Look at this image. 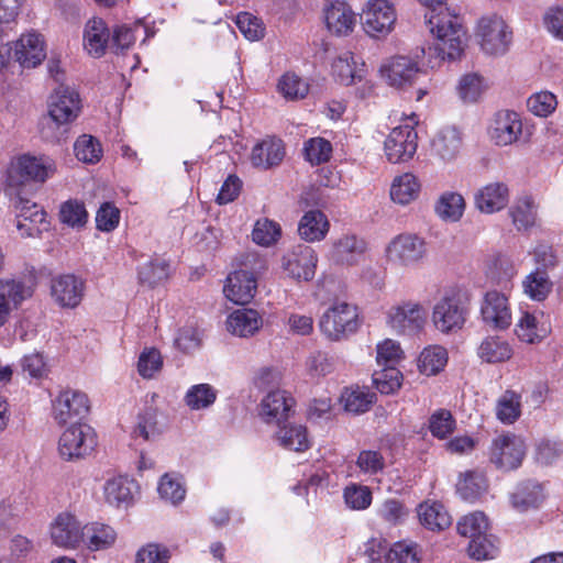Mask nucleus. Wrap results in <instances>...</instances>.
<instances>
[{
    "mask_svg": "<svg viewBox=\"0 0 563 563\" xmlns=\"http://www.w3.org/2000/svg\"><path fill=\"white\" fill-rule=\"evenodd\" d=\"M360 15L364 31L375 38L387 36L397 21L393 0H366Z\"/></svg>",
    "mask_w": 563,
    "mask_h": 563,
    "instance_id": "nucleus-7",
    "label": "nucleus"
},
{
    "mask_svg": "<svg viewBox=\"0 0 563 563\" xmlns=\"http://www.w3.org/2000/svg\"><path fill=\"white\" fill-rule=\"evenodd\" d=\"M279 236V224L268 219L257 220L252 232L253 241L263 246L276 243Z\"/></svg>",
    "mask_w": 563,
    "mask_h": 563,
    "instance_id": "nucleus-62",
    "label": "nucleus"
},
{
    "mask_svg": "<svg viewBox=\"0 0 563 563\" xmlns=\"http://www.w3.org/2000/svg\"><path fill=\"white\" fill-rule=\"evenodd\" d=\"M448 360V351L443 346L430 345L420 353L418 366L428 376L437 375L445 367Z\"/></svg>",
    "mask_w": 563,
    "mask_h": 563,
    "instance_id": "nucleus-47",
    "label": "nucleus"
},
{
    "mask_svg": "<svg viewBox=\"0 0 563 563\" xmlns=\"http://www.w3.org/2000/svg\"><path fill=\"white\" fill-rule=\"evenodd\" d=\"M499 549L496 538L487 532L470 541L467 553L476 561L493 560L498 555Z\"/></svg>",
    "mask_w": 563,
    "mask_h": 563,
    "instance_id": "nucleus-51",
    "label": "nucleus"
},
{
    "mask_svg": "<svg viewBox=\"0 0 563 563\" xmlns=\"http://www.w3.org/2000/svg\"><path fill=\"white\" fill-rule=\"evenodd\" d=\"M332 71L342 85L350 86L362 80L365 64L358 63L353 53L344 52L333 60Z\"/></svg>",
    "mask_w": 563,
    "mask_h": 563,
    "instance_id": "nucleus-35",
    "label": "nucleus"
},
{
    "mask_svg": "<svg viewBox=\"0 0 563 563\" xmlns=\"http://www.w3.org/2000/svg\"><path fill=\"white\" fill-rule=\"evenodd\" d=\"M542 312L523 311L516 323V335L521 342L536 344L541 342L549 330L540 323Z\"/></svg>",
    "mask_w": 563,
    "mask_h": 563,
    "instance_id": "nucleus-38",
    "label": "nucleus"
},
{
    "mask_svg": "<svg viewBox=\"0 0 563 563\" xmlns=\"http://www.w3.org/2000/svg\"><path fill=\"white\" fill-rule=\"evenodd\" d=\"M169 266L165 261H151L139 269V278L142 284L153 287L168 278Z\"/></svg>",
    "mask_w": 563,
    "mask_h": 563,
    "instance_id": "nucleus-59",
    "label": "nucleus"
},
{
    "mask_svg": "<svg viewBox=\"0 0 563 563\" xmlns=\"http://www.w3.org/2000/svg\"><path fill=\"white\" fill-rule=\"evenodd\" d=\"M80 112V99L77 91L60 86L54 90L48 101V115L57 125L73 122Z\"/></svg>",
    "mask_w": 563,
    "mask_h": 563,
    "instance_id": "nucleus-17",
    "label": "nucleus"
},
{
    "mask_svg": "<svg viewBox=\"0 0 563 563\" xmlns=\"http://www.w3.org/2000/svg\"><path fill=\"white\" fill-rule=\"evenodd\" d=\"M496 417L504 424H512L521 415V397L512 390H506L496 402Z\"/></svg>",
    "mask_w": 563,
    "mask_h": 563,
    "instance_id": "nucleus-48",
    "label": "nucleus"
},
{
    "mask_svg": "<svg viewBox=\"0 0 563 563\" xmlns=\"http://www.w3.org/2000/svg\"><path fill=\"white\" fill-rule=\"evenodd\" d=\"M509 213L518 230H527L536 223V207L530 198L518 200Z\"/></svg>",
    "mask_w": 563,
    "mask_h": 563,
    "instance_id": "nucleus-55",
    "label": "nucleus"
},
{
    "mask_svg": "<svg viewBox=\"0 0 563 563\" xmlns=\"http://www.w3.org/2000/svg\"><path fill=\"white\" fill-rule=\"evenodd\" d=\"M421 192V181L413 173H404L394 177L389 188L391 201L399 206H408L416 201Z\"/></svg>",
    "mask_w": 563,
    "mask_h": 563,
    "instance_id": "nucleus-30",
    "label": "nucleus"
},
{
    "mask_svg": "<svg viewBox=\"0 0 563 563\" xmlns=\"http://www.w3.org/2000/svg\"><path fill=\"white\" fill-rule=\"evenodd\" d=\"M428 23L435 37L434 47H429V53L434 51L441 60L460 58L467 44V32L462 18L449 10H440L429 16Z\"/></svg>",
    "mask_w": 563,
    "mask_h": 563,
    "instance_id": "nucleus-1",
    "label": "nucleus"
},
{
    "mask_svg": "<svg viewBox=\"0 0 563 563\" xmlns=\"http://www.w3.org/2000/svg\"><path fill=\"white\" fill-rule=\"evenodd\" d=\"M14 56L22 67H36L46 57L44 40L35 32L21 35L14 44Z\"/></svg>",
    "mask_w": 563,
    "mask_h": 563,
    "instance_id": "nucleus-24",
    "label": "nucleus"
},
{
    "mask_svg": "<svg viewBox=\"0 0 563 563\" xmlns=\"http://www.w3.org/2000/svg\"><path fill=\"white\" fill-rule=\"evenodd\" d=\"M526 455L523 440L514 433H503L493 439L489 461L501 471L518 468Z\"/></svg>",
    "mask_w": 563,
    "mask_h": 563,
    "instance_id": "nucleus-11",
    "label": "nucleus"
},
{
    "mask_svg": "<svg viewBox=\"0 0 563 563\" xmlns=\"http://www.w3.org/2000/svg\"><path fill=\"white\" fill-rule=\"evenodd\" d=\"M96 444L95 430L87 423L75 422L59 435L57 453L63 461L77 462L90 455Z\"/></svg>",
    "mask_w": 563,
    "mask_h": 563,
    "instance_id": "nucleus-4",
    "label": "nucleus"
},
{
    "mask_svg": "<svg viewBox=\"0 0 563 563\" xmlns=\"http://www.w3.org/2000/svg\"><path fill=\"white\" fill-rule=\"evenodd\" d=\"M56 172L54 159L48 156L23 154L13 158L8 168V184L22 186L27 183H45Z\"/></svg>",
    "mask_w": 563,
    "mask_h": 563,
    "instance_id": "nucleus-3",
    "label": "nucleus"
},
{
    "mask_svg": "<svg viewBox=\"0 0 563 563\" xmlns=\"http://www.w3.org/2000/svg\"><path fill=\"white\" fill-rule=\"evenodd\" d=\"M330 223L325 214L319 210H310L300 219L298 233L307 242L321 241L325 238Z\"/></svg>",
    "mask_w": 563,
    "mask_h": 563,
    "instance_id": "nucleus-43",
    "label": "nucleus"
},
{
    "mask_svg": "<svg viewBox=\"0 0 563 563\" xmlns=\"http://www.w3.org/2000/svg\"><path fill=\"white\" fill-rule=\"evenodd\" d=\"M543 500L542 486L534 482L519 484L510 496L512 508L519 512L537 509Z\"/></svg>",
    "mask_w": 563,
    "mask_h": 563,
    "instance_id": "nucleus-41",
    "label": "nucleus"
},
{
    "mask_svg": "<svg viewBox=\"0 0 563 563\" xmlns=\"http://www.w3.org/2000/svg\"><path fill=\"white\" fill-rule=\"evenodd\" d=\"M158 494L164 500L176 505L185 498L186 490L177 475L165 474L159 481Z\"/></svg>",
    "mask_w": 563,
    "mask_h": 563,
    "instance_id": "nucleus-60",
    "label": "nucleus"
},
{
    "mask_svg": "<svg viewBox=\"0 0 563 563\" xmlns=\"http://www.w3.org/2000/svg\"><path fill=\"white\" fill-rule=\"evenodd\" d=\"M475 35L484 53L497 56L508 51L512 33L500 15L492 13L478 20Z\"/></svg>",
    "mask_w": 563,
    "mask_h": 563,
    "instance_id": "nucleus-6",
    "label": "nucleus"
},
{
    "mask_svg": "<svg viewBox=\"0 0 563 563\" xmlns=\"http://www.w3.org/2000/svg\"><path fill=\"white\" fill-rule=\"evenodd\" d=\"M111 32L107 23L100 18L89 20L84 31V48L92 57L104 55L110 41Z\"/></svg>",
    "mask_w": 563,
    "mask_h": 563,
    "instance_id": "nucleus-27",
    "label": "nucleus"
},
{
    "mask_svg": "<svg viewBox=\"0 0 563 563\" xmlns=\"http://www.w3.org/2000/svg\"><path fill=\"white\" fill-rule=\"evenodd\" d=\"M487 134L497 146H508L516 143L522 134L520 115L510 110L498 111L490 120Z\"/></svg>",
    "mask_w": 563,
    "mask_h": 563,
    "instance_id": "nucleus-16",
    "label": "nucleus"
},
{
    "mask_svg": "<svg viewBox=\"0 0 563 563\" xmlns=\"http://www.w3.org/2000/svg\"><path fill=\"white\" fill-rule=\"evenodd\" d=\"M375 401V394L358 386L347 387L341 395L345 411L360 415L366 412Z\"/></svg>",
    "mask_w": 563,
    "mask_h": 563,
    "instance_id": "nucleus-44",
    "label": "nucleus"
},
{
    "mask_svg": "<svg viewBox=\"0 0 563 563\" xmlns=\"http://www.w3.org/2000/svg\"><path fill=\"white\" fill-rule=\"evenodd\" d=\"M85 294V282L71 274L59 275L51 282V295L62 308L77 307Z\"/></svg>",
    "mask_w": 563,
    "mask_h": 563,
    "instance_id": "nucleus-21",
    "label": "nucleus"
},
{
    "mask_svg": "<svg viewBox=\"0 0 563 563\" xmlns=\"http://www.w3.org/2000/svg\"><path fill=\"white\" fill-rule=\"evenodd\" d=\"M256 288L257 280L254 274L241 269L231 273L227 277L223 292L232 302L245 305L254 298Z\"/></svg>",
    "mask_w": 563,
    "mask_h": 563,
    "instance_id": "nucleus-23",
    "label": "nucleus"
},
{
    "mask_svg": "<svg viewBox=\"0 0 563 563\" xmlns=\"http://www.w3.org/2000/svg\"><path fill=\"white\" fill-rule=\"evenodd\" d=\"M305 155L307 161L313 165L325 163L332 155L331 143L323 137H312L305 143Z\"/></svg>",
    "mask_w": 563,
    "mask_h": 563,
    "instance_id": "nucleus-61",
    "label": "nucleus"
},
{
    "mask_svg": "<svg viewBox=\"0 0 563 563\" xmlns=\"http://www.w3.org/2000/svg\"><path fill=\"white\" fill-rule=\"evenodd\" d=\"M75 156L86 164H96L102 157V148L99 141L88 134L80 135L74 144Z\"/></svg>",
    "mask_w": 563,
    "mask_h": 563,
    "instance_id": "nucleus-52",
    "label": "nucleus"
},
{
    "mask_svg": "<svg viewBox=\"0 0 563 563\" xmlns=\"http://www.w3.org/2000/svg\"><path fill=\"white\" fill-rule=\"evenodd\" d=\"M418 58V55H394L385 58L378 69L380 79L395 89L411 87L421 71Z\"/></svg>",
    "mask_w": 563,
    "mask_h": 563,
    "instance_id": "nucleus-9",
    "label": "nucleus"
},
{
    "mask_svg": "<svg viewBox=\"0 0 563 563\" xmlns=\"http://www.w3.org/2000/svg\"><path fill=\"white\" fill-rule=\"evenodd\" d=\"M277 90L287 100H298L308 95L309 85L295 73H285L278 79Z\"/></svg>",
    "mask_w": 563,
    "mask_h": 563,
    "instance_id": "nucleus-50",
    "label": "nucleus"
},
{
    "mask_svg": "<svg viewBox=\"0 0 563 563\" xmlns=\"http://www.w3.org/2000/svg\"><path fill=\"white\" fill-rule=\"evenodd\" d=\"M387 262L397 268H408L418 265L427 254L426 242L413 233L396 235L385 250Z\"/></svg>",
    "mask_w": 563,
    "mask_h": 563,
    "instance_id": "nucleus-8",
    "label": "nucleus"
},
{
    "mask_svg": "<svg viewBox=\"0 0 563 563\" xmlns=\"http://www.w3.org/2000/svg\"><path fill=\"white\" fill-rule=\"evenodd\" d=\"M295 407V399L285 390H273L261 401L260 415L266 423L280 426Z\"/></svg>",
    "mask_w": 563,
    "mask_h": 563,
    "instance_id": "nucleus-22",
    "label": "nucleus"
},
{
    "mask_svg": "<svg viewBox=\"0 0 563 563\" xmlns=\"http://www.w3.org/2000/svg\"><path fill=\"white\" fill-rule=\"evenodd\" d=\"M284 156L285 147L282 140L266 136L253 146L250 162L255 168L269 169L279 165Z\"/></svg>",
    "mask_w": 563,
    "mask_h": 563,
    "instance_id": "nucleus-25",
    "label": "nucleus"
},
{
    "mask_svg": "<svg viewBox=\"0 0 563 563\" xmlns=\"http://www.w3.org/2000/svg\"><path fill=\"white\" fill-rule=\"evenodd\" d=\"M162 429L157 420V412L155 409L148 408L144 410L137 418V423L134 429L136 437H142L144 440L154 439L161 433Z\"/></svg>",
    "mask_w": 563,
    "mask_h": 563,
    "instance_id": "nucleus-64",
    "label": "nucleus"
},
{
    "mask_svg": "<svg viewBox=\"0 0 563 563\" xmlns=\"http://www.w3.org/2000/svg\"><path fill=\"white\" fill-rule=\"evenodd\" d=\"M487 488L484 476L476 472H467L457 484V492L465 500H474Z\"/></svg>",
    "mask_w": 563,
    "mask_h": 563,
    "instance_id": "nucleus-58",
    "label": "nucleus"
},
{
    "mask_svg": "<svg viewBox=\"0 0 563 563\" xmlns=\"http://www.w3.org/2000/svg\"><path fill=\"white\" fill-rule=\"evenodd\" d=\"M33 295V289L19 279H0V328L4 327L11 313Z\"/></svg>",
    "mask_w": 563,
    "mask_h": 563,
    "instance_id": "nucleus-20",
    "label": "nucleus"
},
{
    "mask_svg": "<svg viewBox=\"0 0 563 563\" xmlns=\"http://www.w3.org/2000/svg\"><path fill=\"white\" fill-rule=\"evenodd\" d=\"M84 525L71 512L58 514L49 526L52 543L58 548L75 550L81 545Z\"/></svg>",
    "mask_w": 563,
    "mask_h": 563,
    "instance_id": "nucleus-15",
    "label": "nucleus"
},
{
    "mask_svg": "<svg viewBox=\"0 0 563 563\" xmlns=\"http://www.w3.org/2000/svg\"><path fill=\"white\" fill-rule=\"evenodd\" d=\"M317 255L309 245L299 244L283 258V267L287 274L297 280H311L317 268Z\"/></svg>",
    "mask_w": 563,
    "mask_h": 563,
    "instance_id": "nucleus-18",
    "label": "nucleus"
},
{
    "mask_svg": "<svg viewBox=\"0 0 563 563\" xmlns=\"http://www.w3.org/2000/svg\"><path fill=\"white\" fill-rule=\"evenodd\" d=\"M427 311L418 301H402L387 312L388 325L400 334H415L423 329Z\"/></svg>",
    "mask_w": 563,
    "mask_h": 563,
    "instance_id": "nucleus-13",
    "label": "nucleus"
},
{
    "mask_svg": "<svg viewBox=\"0 0 563 563\" xmlns=\"http://www.w3.org/2000/svg\"><path fill=\"white\" fill-rule=\"evenodd\" d=\"M517 273L518 269L512 258L507 254L496 253L487 260V278L504 290L511 287L512 279Z\"/></svg>",
    "mask_w": 563,
    "mask_h": 563,
    "instance_id": "nucleus-29",
    "label": "nucleus"
},
{
    "mask_svg": "<svg viewBox=\"0 0 563 563\" xmlns=\"http://www.w3.org/2000/svg\"><path fill=\"white\" fill-rule=\"evenodd\" d=\"M465 210V201L462 195L457 192H444L440 196L435 205V213L444 221H459Z\"/></svg>",
    "mask_w": 563,
    "mask_h": 563,
    "instance_id": "nucleus-46",
    "label": "nucleus"
},
{
    "mask_svg": "<svg viewBox=\"0 0 563 563\" xmlns=\"http://www.w3.org/2000/svg\"><path fill=\"white\" fill-rule=\"evenodd\" d=\"M481 316L485 324L494 329H507L511 324L507 296L497 290L487 291L482 301Z\"/></svg>",
    "mask_w": 563,
    "mask_h": 563,
    "instance_id": "nucleus-19",
    "label": "nucleus"
},
{
    "mask_svg": "<svg viewBox=\"0 0 563 563\" xmlns=\"http://www.w3.org/2000/svg\"><path fill=\"white\" fill-rule=\"evenodd\" d=\"M217 396L218 391L211 385L197 384L187 390L184 401L191 410H202L212 406Z\"/></svg>",
    "mask_w": 563,
    "mask_h": 563,
    "instance_id": "nucleus-49",
    "label": "nucleus"
},
{
    "mask_svg": "<svg viewBox=\"0 0 563 563\" xmlns=\"http://www.w3.org/2000/svg\"><path fill=\"white\" fill-rule=\"evenodd\" d=\"M485 89L484 78L477 74L464 75L457 86L459 96L464 102L477 101Z\"/></svg>",
    "mask_w": 563,
    "mask_h": 563,
    "instance_id": "nucleus-56",
    "label": "nucleus"
},
{
    "mask_svg": "<svg viewBox=\"0 0 563 563\" xmlns=\"http://www.w3.org/2000/svg\"><path fill=\"white\" fill-rule=\"evenodd\" d=\"M462 148V136L455 128L441 130L432 141V153L442 162L454 161Z\"/></svg>",
    "mask_w": 563,
    "mask_h": 563,
    "instance_id": "nucleus-37",
    "label": "nucleus"
},
{
    "mask_svg": "<svg viewBox=\"0 0 563 563\" xmlns=\"http://www.w3.org/2000/svg\"><path fill=\"white\" fill-rule=\"evenodd\" d=\"M415 114L406 119L404 124L394 128L384 143L388 162L397 164L412 158L418 148V134L415 129Z\"/></svg>",
    "mask_w": 563,
    "mask_h": 563,
    "instance_id": "nucleus-10",
    "label": "nucleus"
},
{
    "mask_svg": "<svg viewBox=\"0 0 563 563\" xmlns=\"http://www.w3.org/2000/svg\"><path fill=\"white\" fill-rule=\"evenodd\" d=\"M386 563H420L418 545L402 540L395 542L385 554Z\"/></svg>",
    "mask_w": 563,
    "mask_h": 563,
    "instance_id": "nucleus-53",
    "label": "nucleus"
},
{
    "mask_svg": "<svg viewBox=\"0 0 563 563\" xmlns=\"http://www.w3.org/2000/svg\"><path fill=\"white\" fill-rule=\"evenodd\" d=\"M15 227L21 238H40L51 228L47 212L43 207L29 199L19 197L14 201Z\"/></svg>",
    "mask_w": 563,
    "mask_h": 563,
    "instance_id": "nucleus-12",
    "label": "nucleus"
},
{
    "mask_svg": "<svg viewBox=\"0 0 563 563\" xmlns=\"http://www.w3.org/2000/svg\"><path fill=\"white\" fill-rule=\"evenodd\" d=\"M263 325L262 316L254 309H238L231 312L225 321L227 330L236 336L254 335Z\"/></svg>",
    "mask_w": 563,
    "mask_h": 563,
    "instance_id": "nucleus-28",
    "label": "nucleus"
},
{
    "mask_svg": "<svg viewBox=\"0 0 563 563\" xmlns=\"http://www.w3.org/2000/svg\"><path fill=\"white\" fill-rule=\"evenodd\" d=\"M510 343L497 335L486 336L477 347V356L488 364L507 362L512 357Z\"/></svg>",
    "mask_w": 563,
    "mask_h": 563,
    "instance_id": "nucleus-40",
    "label": "nucleus"
},
{
    "mask_svg": "<svg viewBox=\"0 0 563 563\" xmlns=\"http://www.w3.org/2000/svg\"><path fill=\"white\" fill-rule=\"evenodd\" d=\"M509 201V190L504 183H490L475 195V205L484 213L504 209Z\"/></svg>",
    "mask_w": 563,
    "mask_h": 563,
    "instance_id": "nucleus-32",
    "label": "nucleus"
},
{
    "mask_svg": "<svg viewBox=\"0 0 563 563\" xmlns=\"http://www.w3.org/2000/svg\"><path fill=\"white\" fill-rule=\"evenodd\" d=\"M275 439L282 448L289 451L305 452L311 446L307 427L300 423L278 426Z\"/></svg>",
    "mask_w": 563,
    "mask_h": 563,
    "instance_id": "nucleus-34",
    "label": "nucleus"
},
{
    "mask_svg": "<svg viewBox=\"0 0 563 563\" xmlns=\"http://www.w3.org/2000/svg\"><path fill=\"white\" fill-rule=\"evenodd\" d=\"M367 244L354 234H344L333 242L331 257L341 264L357 263L366 252Z\"/></svg>",
    "mask_w": 563,
    "mask_h": 563,
    "instance_id": "nucleus-31",
    "label": "nucleus"
},
{
    "mask_svg": "<svg viewBox=\"0 0 563 563\" xmlns=\"http://www.w3.org/2000/svg\"><path fill=\"white\" fill-rule=\"evenodd\" d=\"M420 523L431 531H442L451 526L452 518L442 504L424 501L417 508Z\"/></svg>",
    "mask_w": 563,
    "mask_h": 563,
    "instance_id": "nucleus-42",
    "label": "nucleus"
},
{
    "mask_svg": "<svg viewBox=\"0 0 563 563\" xmlns=\"http://www.w3.org/2000/svg\"><path fill=\"white\" fill-rule=\"evenodd\" d=\"M58 218L63 224L80 230L87 224L89 214L82 201L68 199L60 205Z\"/></svg>",
    "mask_w": 563,
    "mask_h": 563,
    "instance_id": "nucleus-45",
    "label": "nucleus"
},
{
    "mask_svg": "<svg viewBox=\"0 0 563 563\" xmlns=\"http://www.w3.org/2000/svg\"><path fill=\"white\" fill-rule=\"evenodd\" d=\"M328 30L335 35L350 34L356 22L352 8L344 1H333L323 10Z\"/></svg>",
    "mask_w": 563,
    "mask_h": 563,
    "instance_id": "nucleus-26",
    "label": "nucleus"
},
{
    "mask_svg": "<svg viewBox=\"0 0 563 563\" xmlns=\"http://www.w3.org/2000/svg\"><path fill=\"white\" fill-rule=\"evenodd\" d=\"M382 369L374 373L373 379L377 389L382 394H391L401 386V373L396 365L380 366Z\"/></svg>",
    "mask_w": 563,
    "mask_h": 563,
    "instance_id": "nucleus-57",
    "label": "nucleus"
},
{
    "mask_svg": "<svg viewBox=\"0 0 563 563\" xmlns=\"http://www.w3.org/2000/svg\"><path fill=\"white\" fill-rule=\"evenodd\" d=\"M467 307L457 289H448L435 302L432 310V322L442 333L461 330L466 321Z\"/></svg>",
    "mask_w": 563,
    "mask_h": 563,
    "instance_id": "nucleus-5",
    "label": "nucleus"
},
{
    "mask_svg": "<svg viewBox=\"0 0 563 563\" xmlns=\"http://www.w3.org/2000/svg\"><path fill=\"white\" fill-rule=\"evenodd\" d=\"M523 294L532 301L542 302L553 290V282L548 272L537 267L526 275L521 282Z\"/></svg>",
    "mask_w": 563,
    "mask_h": 563,
    "instance_id": "nucleus-39",
    "label": "nucleus"
},
{
    "mask_svg": "<svg viewBox=\"0 0 563 563\" xmlns=\"http://www.w3.org/2000/svg\"><path fill=\"white\" fill-rule=\"evenodd\" d=\"M455 429V420L452 413L445 409H439L429 419V430L433 437L444 439Z\"/></svg>",
    "mask_w": 563,
    "mask_h": 563,
    "instance_id": "nucleus-63",
    "label": "nucleus"
},
{
    "mask_svg": "<svg viewBox=\"0 0 563 563\" xmlns=\"http://www.w3.org/2000/svg\"><path fill=\"white\" fill-rule=\"evenodd\" d=\"M360 327L357 307L346 301H334L321 316L320 331L330 341H341Z\"/></svg>",
    "mask_w": 563,
    "mask_h": 563,
    "instance_id": "nucleus-2",
    "label": "nucleus"
},
{
    "mask_svg": "<svg viewBox=\"0 0 563 563\" xmlns=\"http://www.w3.org/2000/svg\"><path fill=\"white\" fill-rule=\"evenodd\" d=\"M90 405L86 394L67 389L53 401V418L58 424L80 422L89 412Z\"/></svg>",
    "mask_w": 563,
    "mask_h": 563,
    "instance_id": "nucleus-14",
    "label": "nucleus"
},
{
    "mask_svg": "<svg viewBox=\"0 0 563 563\" xmlns=\"http://www.w3.org/2000/svg\"><path fill=\"white\" fill-rule=\"evenodd\" d=\"M82 542L90 551H103L112 547L117 540L114 529L106 523L89 522L84 525Z\"/></svg>",
    "mask_w": 563,
    "mask_h": 563,
    "instance_id": "nucleus-36",
    "label": "nucleus"
},
{
    "mask_svg": "<svg viewBox=\"0 0 563 563\" xmlns=\"http://www.w3.org/2000/svg\"><path fill=\"white\" fill-rule=\"evenodd\" d=\"M137 493V485L126 476L109 478L103 487L106 501L115 507H126Z\"/></svg>",
    "mask_w": 563,
    "mask_h": 563,
    "instance_id": "nucleus-33",
    "label": "nucleus"
},
{
    "mask_svg": "<svg viewBox=\"0 0 563 563\" xmlns=\"http://www.w3.org/2000/svg\"><path fill=\"white\" fill-rule=\"evenodd\" d=\"M456 529L462 537L474 540L476 537L487 532L488 520L483 512L475 511L462 517L457 521Z\"/></svg>",
    "mask_w": 563,
    "mask_h": 563,
    "instance_id": "nucleus-54",
    "label": "nucleus"
}]
</instances>
